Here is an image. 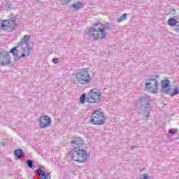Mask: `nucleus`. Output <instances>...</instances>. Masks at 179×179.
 Wrapping results in <instances>:
<instances>
[{
	"label": "nucleus",
	"instance_id": "obj_5",
	"mask_svg": "<svg viewBox=\"0 0 179 179\" xmlns=\"http://www.w3.org/2000/svg\"><path fill=\"white\" fill-rule=\"evenodd\" d=\"M76 80L80 85H87L90 83V74L86 69H81L76 73Z\"/></svg>",
	"mask_w": 179,
	"mask_h": 179
},
{
	"label": "nucleus",
	"instance_id": "obj_26",
	"mask_svg": "<svg viewBox=\"0 0 179 179\" xmlns=\"http://www.w3.org/2000/svg\"><path fill=\"white\" fill-rule=\"evenodd\" d=\"M169 134H172V135H174L175 134H177V131L174 129H170L169 130Z\"/></svg>",
	"mask_w": 179,
	"mask_h": 179
},
{
	"label": "nucleus",
	"instance_id": "obj_28",
	"mask_svg": "<svg viewBox=\"0 0 179 179\" xmlns=\"http://www.w3.org/2000/svg\"><path fill=\"white\" fill-rule=\"evenodd\" d=\"M131 150H134V147H131Z\"/></svg>",
	"mask_w": 179,
	"mask_h": 179
},
{
	"label": "nucleus",
	"instance_id": "obj_8",
	"mask_svg": "<svg viewBox=\"0 0 179 179\" xmlns=\"http://www.w3.org/2000/svg\"><path fill=\"white\" fill-rule=\"evenodd\" d=\"M157 78H159L157 75L151 76L149 79L150 83L145 84L146 88L148 89L151 93H157V89H159V82L156 80Z\"/></svg>",
	"mask_w": 179,
	"mask_h": 179
},
{
	"label": "nucleus",
	"instance_id": "obj_2",
	"mask_svg": "<svg viewBox=\"0 0 179 179\" xmlns=\"http://www.w3.org/2000/svg\"><path fill=\"white\" fill-rule=\"evenodd\" d=\"M85 34L90 40H101L107 36V33L103 31L101 27H90L85 31Z\"/></svg>",
	"mask_w": 179,
	"mask_h": 179
},
{
	"label": "nucleus",
	"instance_id": "obj_12",
	"mask_svg": "<svg viewBox=\"0 0 179 179\" xmlns=\"http://www.w3.org/2000/svg\"><path fill=\"white\" fill-rule=\"evenodd\" d=\"M73 140L71 141L72 148H74V149H79L80 148H82V145H83V140L81 139L80 137L74 136H73Z\"/></svg>",
	"mask_w": 179,
	"mask_h": 179
},
{
	"label": "nucleus",
	"instance_id": "obj_11",
	"mask_svg": "<svg viewBox=\"0 0 179 179\" xmlns=\"http://www.w3.org/2000/svg\"><path fill=\"white\" fill-rule=\"evenodd\" d=\"M10 64H12V60H10L9 52H3L0 57V65H1V66H5Z\"/></svg>",
	"mask_w": 179,
	"mask_h": 179
},
{
	"label": "nucleus",
	"instance_id": "obj_1",
	"mask_svg": "<svg viewBox=\"0 0 179 179\" xmlns=\"http://www.w3.org/2000/svg\"><path fill=\"white\" fill-rule=\"evenodd\" d=\"M30 35H24L22 40L17 43V47L10 50V53L17 58H23L30 55V52L33 50V46L29 44Z\"/></svg>",
	"mask_w": 179,
	"mask_h": 179
},
{
	"label": "nucleus",
	"instance_id": "obj_9",
	"mask_svg": "<svg viewBox=\"0 0 179 179\" xmlns=\"http://www.w3.org/2000/svg\"><path fill=\"white\" fill-rule=\"evenodd\" d=\"M16 25V17H11L10 20H4L1 26V30L5 31H13V26Z\"/></svg>",
	"mask_w": 179,
	"mask_h": 179
},
{
	"label": "nucleus",
	"instance_id": "obj_24",
	"mask_svg": "<svg viewBox=\"0 0 179 179\" xmlns=\"http://www.w3.org/2000/svg\"><path fill=\"white\" fill-rule=\"evenodd\" d=\"M149 178V175L148 173H144L141 176V179H148Z\"/></svg>",
	"mask_w": 179,
	"mask_h": 179
},
{
	"label": "nucleus",
	"instance_id": "obj_29",
	"mask_svg": "<svg viewBox=\"0 0 179 179\" xmlns=\"http://www.w3.org/2000/svg\"><path fill=\"white\" fill-rule=\"evenodd\" d=\"M178 31H179V26H178Z\"/></svg>",
	"mask_w": 179,
	"mask_h": 179
},
{
	"label": "nucleus",
	"instance_id": "obj_6",
	"mask_svg": "<svg viewBox=\"0 0 179 179\" xmlns=\"http://www.w3.org/2000/svg\"><path fill=\"white\" fill-rule=\"evenodd\" d=\"M90 122L94 125H103L106 124L104 113L99 110H94L91 115Z\"/></svg>",
	"mask_w": 179,
	"mask_h": 179
},
{
	"label": "nucleus",
	"instance_id": "obj_7",
	"mask_svg": "<svg viewBox=\"0 0 179 179\" xmlns=\"http://www.w3.org/2000/svg\"><path fill=\"white\" fill-rule=\"evenodd\" d=\"M101 99H103L101 92L96 89H93L87 96L86 101L87 103H100Z\"/></svg>",
	"mask_w": 179,
	"mask_h": 179
},
{
	"label": "nucleus",
	"instance_id": "obj_23",
	"mask_svg": "<svg viewBox=\"0 0 179 179\" xmlns=\"http://www.w3.org/2000/svg\"><path fill=\"white\" fill-rule=\"evenodd\" d=\"M59 1L62 5H66V3H69V2H71V0H59Z\"/></svg>",
	"mask_w": 179,
	"mask_h": 179
},
{
	"label": "nucleus",
	"instance_id": "obj_25",
	"mask_svg": "<svg viewBox=\"0 0 179 179\" xmlns=\"http://www.w3.org/2000/svg\"><path fill=\"white\" fill-rule=\"evenodd\" d=\"M165 93H166L167 94H170V96H171V88H168L166 91Z\"/></svg>",
	"mask_w": 179,
	"mask_h": 179
},
{
	"label": "nucleus",
	"instance_id": "obj_15",
	"mask_svg": "<svg viewBox=\"0 0 179 179\" xmlns=\"http://www.w3.org/2000/svg\"><path fill=\"white\" fill-rule=\"evenodd\" d=\"M83 6V3L80 1H76L74 3L71 5V8L74 9V10H79V9H82Z\"/></svg>",
	"mask_w": 179,
	"mask_h": 179
},
{
	"label": "nucleus",
	"instance_id": "obj_13",
	"mask_svg": "<svg viewBox=\"0 0 179 179\" xmlns=\"http://www.w3.org/2000/svg\"><path fill=\"white\" fill-rule=\"evenodd\" d=\"M43 169H44L43 166L41 168H38V173H40L39 178L40 179H51V176H50L51 173H45L44 171H43Z\"/></svg>",
	"mask_w": 179,
	"mask_h": 179
},
{
	"label": "nucleus",
	"instance_id": "obj_19",
	"mask_svg": "<svg viewBox=\"0 0 179 179\" xmlns=\"http://www.w3.org/2000/svg\"><path fill=\"white\" fill-rule=\"evenodd\" d=\"M87 98V97H86V94H83L80 97V103H81V104H83V103L86 101Z\"/></svg>",
	"mask_w": 179,
	"mask_h": 179
},
{
	"label": "nucleus",
	"instance_id": "obj_10",
	"mask_svg": "<svg viewBox=\"0 0 179 179\" xmlns=\"http://www.w3.org/2000/svg\"><path fill=\"white\" fill-rule=\"evenodd\" d=\"M38 122L40 128H47V127H50L51 124V117L43 115L40 117Z\"/></svg>",
	"mask_w": 179,
	"mask_h": 179
},
{
	"label": "nucleus",
	"instance_id": "obj_4",
	"mask_svg": "<svg viewBox=\"0 0 179 179\" xmlns=\"http://www.w3.org/2000/svg\"><path fill=\"white\" fill-rule=\"evenodd\" d=\"M71 159L78 163H85L89 159V154L86 152L85 149L73 148L71 150Z\"/></svg>",
	"mask_w": 179,
	"mask_h": 179
},
{
	"label": "nucleus",
	"instance_id": "obj_21",
	"mask_svg": "<svg viewBox=\"0 0 179 179\" xmlns=\"http://www.w3.org/2000/svg\"><path fill=\"white\" fill-rule=\"evenodd\" d=\"M179 93V89H178V87H176L173 92L171 94V97H173V96H177V94H178Z\"/></svg>",
	"mask_w": 179,
	"mask_h": 179
},
{
	"label": "nucleus",
	"instance_id": "obj_27",
	"mask_svg": "<svg viewBox=\"0 0 179 179\" xmlns=\"http://www.w3.org/2000/svg\"><path fill=\"white\" fill-rule=\"evenodd\" d=\"M53 62H54L55 64H58V59H53Z\"/></svg>",
	"mask_w": 179,
	"mask_h": 179
},
{
	"label": "nucleus",
	"instance_id": "obj_17",
	"mask_svg": "<svg viewBox=\"0 0 179 179\" xmlns=\"http://www.w3.org/2000/svg\"><path fill=\"white\" fill-rule=\"evenodd\" d=\"M177 23H178V21H177V20L173 17L169 18L167 21V24H169V26H171V27H174V26H176Z\"/></svg>",
	"mask_w": 179,
	"mask_h": 179
},
{
	"label": "nucleus",
	"instance_id": "obj_18",
	"mask_svg": "<svg viewBox=\"0 0 179 179\" xmlns=\"http://www.w3.org/2000/svg\"><path fill=\"white\" fill-rule=\"evenodd\" d=\"M161 86H162V89H167V87H169V86H170V80H163L161 82Z\"/></svg>",
	"mask_w": 179,
	"mask_h": 179
},
{
	"label": "nucleus",
	"instance_id": "obj_22",
	"mask_svg": "<svg viewBox=\"0 0 179 179\" xmlns=\"http://www.w3.org/2000/svg\"><path fill=\"white\" fill-rule=\"evenodd\" d=\"M27 165L29 169H33V161L31 159H27Z\"/></svg>",
	"mask_w": 179,
	"mask_h": 179
},
{
	"label": "nucleus",
	"instance_id": "obj_16",
	"mask_svg": "<svg viewBox=\"0 0 179 179\" xmlns=\"http://www.w3.org/2000/svg\"><path fill=\"white\" fill-rule=\"evenodd\" d=\"M14 155L17 159H20L22 157L24 156V152H23L22 149H18L14 151Z\"/></svg>",
	"mask_w": 179,
	"mask_h": 179
},
{
	"label": "nucleus",
	"instance_id": "obj_3",
	"mask_svg": "<svg viewBox=\"0 0 179 179\" xmlns=\"http://www.w3.org/2000/svg\"><path fill=\"white\" fill-rule=\"evenodd\" d=\"M140 101L143 117H145V118H149L150 112L152 111V106H150L152 97L150 96L144 95L140 99Z\"/></svg>",
	"mask_w": 179,
	"mask_h": 179
},
{
	"label": "nucleus",
	"instance_id": "obj_20",
	"mask_svg": "<svg viewBox=\"0 0 179 179\" xmlns=\"http://www.w3.org/2000/svg\"><path fill=\"white\" fill-rule=\"evenodd\" d=\"M127 14H123L120 18L117 19V23H121L123 20H126Z\"/></svg>",
	"mask_w": 179,
	"mask_h": 179
},
{
	"label": "nucleus",
	"instance_id": "obj_14",
	"mask_svg": "<svg viewBox=\"0 0 179 179\" xmlns=\"http://www.w3.org/2000/svg\"><path fill=\"white\" fill-rule=\"evenodd\" d=\"M94 27H101L102 31L106 33V30L110 29V23H106L105 25L101 24V22H96L94 24Z\"/></svg>",
	"mask_w": 179,
	"mask_h": 179
},
{
	"label": "nucleus",
	"instance_id": "obj_30",
	"mask_svg": "<svg viewBox=\"0 0 179 179\" xmlns=\"http://www.w3.org/2000/svg\"><path fill=\"white\" fill-rule=\"evenodd\" d=\"M36 1H40V0H36Z\"/></svg>",
	"mask_w": 179,
	"mask_h": 179
}]
</instances>
